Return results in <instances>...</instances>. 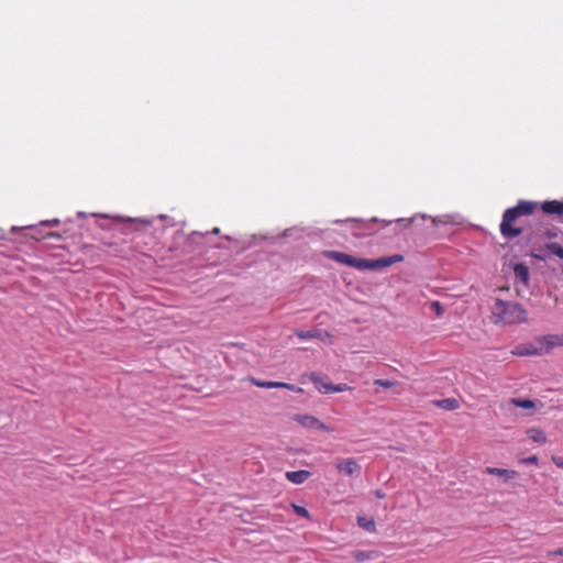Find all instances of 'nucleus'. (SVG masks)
Wrapping results in <instances>:
<instances>
[{
	"instance_id": "f257e3e1",
	"label": "nucleus",
	"mask_w": 563,
	"mask_h": 563,
	"mask_svg": "<svg viewBox=\"0 0 563 563\" xmlns=\"http://www.w3.org/2000/svg\"><path fill=\"white\" fill-rule=\"evenodd\" d=\"M538 203L534 201L519 200L518 203L505 210L499 225L501 235L511 240L522 234L523 229L517 225V220L523 216H530L537 209Z\"/></svg>"
},
{
	"instance_id": "f03ea898",
	"label": "nucleus",
	"mask_w": 563,
	"mask_h": 563,
	"mask_svg": "<svg viewBox=\"0 0 563 563\" xmlns=\"http://www.w3.org/2000/svg\"><path fill=\"white\" fill-rule=\"evenodd\" d=\"M492 321L496 325H514L528 321V311L516 301L496 299L492 308Z\"/></svg>"
},
{
	"instance_id": "7ed1b4c3",
	"label": "nucleus",
	"mask_w": 563,
	"mask_h": 563,
	"mask_svg": "<svg viewBox=\"0 0 563 563\" xmlns=\"http://www.w3.org/2000/svg\"><path fill=\"white\" fill-rule=\"evenodd\" d=\"M327 256L340 264H344L346 266H351L360 271L380 269L404 261V256L399 254L393 256H385L377 260H365L353 257L343 252L330 251L327 253Z\"/></svg>"
},
{
	"instance_id": "20e7f679",
	"label": "nucleus",
	"mask_w": 563,
	"mask_h": 563,
	"mask_svg": "<svg viewBox=\"0 0 563 563\" xmlns=\"http://www.w3.org/2000/svg\"><path fill=\"white\" fill-rule=\"evenodd\" d=\"M335 468L339 474L347 477H358L362 471V466L353 457L336 459Z\"/></svg>"
},
{
	"instance_id": "39448f33",
	"label": "nucleus",
	"mask_w": 563,
	"mask_h": 563,
	"mask_svg": "<svg viewBox=\"0 0 563 563\" xmlns=\"http://www.w3.org/2000/svg\"><path fill=\"white\" fill-rule=\"evenodd\" d=\"M294 421L298 422L300 426L307 429H317L324 432H333V428L327 426L317 417L311 415H296L294 416Z\"/></svg>"
},
{
	"instance_id": "423d86ee",
	"label": "nucleus",
	"mask_w": 563,
	"mask_h": 563,
	"mask_svg": "<svg viewBox=\"0 0 563 563\" xmlns=\"http://www.w3.org/2000/svg\"><path fill=\"white\" fill-rule=\"evenodd\" d=\"M514 356H534L542 355V350L539 344L538 338L533 342H525L517 344L511 351Z\"/></svg>"
},
{
	"instance_id": "0eeeda50",
	"label": "nucleus",
	"mask_w": 563,
	"mask_h": 563,
	"mask_svg": "<svg viewBox=\"0 0 563 563\" xmlns=\"http://www.w3.org/2000/svg\"><path fill=\"white\" fill-rule=\"evenodd\" d=\"M542 355L550 353L554 347L563 346V334H549L539 336Z\"/></svg>"
},
{
	"instance_id": "6e6552de",
	"label": "nucleus",
	"mask_w": 563,
	"mask_h": 563,
	"mask_svg": "<svg viewBox=\"0 0 563 563\" xmlns=\"http://www.w3.org/2000/svg\"><path fill=\"white\" fill-rule=\"evenodd\" d=\"M540 208L545 214L563 218V200H548L542 202Z\"/></svg>"
},
{
	"instance_id": "1a4fd4ad",
	"label": "nucleus",
	"mask_w": 563,
	"mask_h": 563,
	"mask_svg": "<svg viewBox=\"0 0 563 563\" xmlns=\"http://www.w3.org/2000/svg\"><path fill=\"white\" fill-rule=\"evenodd\" d=\"M485 473H487L489 475H496L498 477H501L505 482L511 481L518 476V473L514 470H506V468L492 467V466H487L485 468Z\"/></svg>"
},
{
	"instance_id": "9d476101",
	"label": "nucleus",
	"mask_w": 563,
	"mask_h": 563,
	"mask_svg": "<svg viewBox=\"0 0 563 563\" xmlns=\"http://www.w3.org/2000/svg\"><path fill=\"white\" fill-rule=\"evenodd\" d=\"M380 555H382L380 552L376 551V550H369V551L354 550L351 552V556L360 563H363L365 561H371V560H377L378 558H380Z\"/></svg>"
},
{
	"instance_id": "9b49d317",
	"label": "nucleus",
	"mask_w": 563,
	"mask_h": 563,
	"mask_svg": "<svg viewBox=\"0 0 563 563\" xmlns=\"http://www.w3.org/2000/svg\"><path fill=\"white\" fill-rule=\"evenodd\" d=\"M285 476L290 483L299 485L305 483L311 476V472L306 470L289 471L286 472Z\"/></svg>"
},
{
	"instance_id": "f8f14e48",
	"label": "nucleus",
	"mask_w": 563,
	"mask_h": 563,
	"mask_svg": "<svg viewBox=\"0 0 563 563\" xmlns=\"http://www.w3.org/2000/svg\"><path fill=\"white\" fill-rule=\"evenodd\" d=\"M514 274L518 280L522 282L525 285L528 284L530 274L527 265L523 263L516 264L514 267Z\"/></svg>"
},
{
	"instance_id": "ddd939ff",
	"label": "nucleus",
	"mask_w": 563,
	"mask_h": 563,
	"mask_svg": "<svg viewBox=\"0 0 563 563\" xmlns=\"http://www.w3.org/2000/svg\"><path fill=\"white\" fill-rule=\"evenodd\" d=\"M296 335L301 339V340H307V339H313V338H318V339H321L323 340L324 336L327 338H331V335L328 333V332H322L320 330H312V331H298L296 332Z\"/></svg>"
},
{
	"instance_id": "4468645a",
	"label": "nucleus",
	"mask_w": 563,
	"mask_h": 563,
	"mask_svg": "<svg viewBox=\"0 0 563 563\" xmlns=\"http://www.w3.org/2000/svg\"><path fill=\"white\" fill-rule=\"evenodd\" d=\"M527 434L533 442L541 444L547 442V435L540 428H530L527 430Z\"/></svg>"
},
{
	"instance_id": "2eb2a0df",
	"label": "nucleus",
	"mask_w": 563,
	"mask_h": 563,
	"mask_svg": "<svg viewBox=\"0 0 563 563\" xmlns=\"http://www.w3.org/2000/svg\"><path fill=\"white\" fill-rule=\"evenodd\" d=\"M433 405L445 410H456L460 406L459 401L454 398L434 400Z\"/></svg>"
},
{
	"instance_id": "dca6fc26",
	"label": "nucleus",
	"mask_w": 563,
	"mask_h": 563,
	"mask_svg": "<svg viewBox=\"0 0 563 563\" xmlns=\"http://www.w3.org/2000/svg\"><path fill=\"white\" fill-rule=\"evenodd\" d=\"M309 378L321 394H324L323 389L325 385H331V383L324 382L323 377L316 372H312Z\"/></svg>"
},
{
	"instance_id": "f3484780",
	"label": "nucleus",
	"mask_w": 563,
	"mask_h": 563,
	"mask_svg": "<svg viewBox=\"0 0 563 563\" xmlns=\"http://www.w3.org/2000/svg\"><path fill=\"white\" fill-rule=\"evenodd\" d=\"M544 250L548 251L550 254L563 260V246L561 244L555 242L548 243L545 244Z\"/></svg>"
},
{
	"instance_id": "a211bd4d",
	"label": "nucleus",
	"mask_w": 563,
	"mask_h": 563,
	"mask_svg": "<svg viewBox=\"0 0 563 563\" xmlns=\"http://www.w3.org/2000/svg\"><path fill=\"white\" fill-rule=\"evenodd\" d=\"M357 525L365 529L366 531H369V532H375L376 531V525H375V521L373 519H367L365 517H358L357 518Z\"/></svg>"
},
{
	"instance_id": "6ab92c4d",
	"label": "nucleus",
	"mask_w": 563,
	"mask_h": 563,
	"mask_svg": "<svg viewBox=\"0 0 563 563\" xmlns=\"http://www.w3.org/2000/svg\"><path fill=\"white\" fill-rule=\"evenodd\" d=\"M325 388L323 389L324 394H332V393H342L350 390L351 387L347 384H338V385H325Z\"/></svg>"
},
{
	"instance_id": "aec40b11",
	"label": "nucleus",
	"mask_w": 563,
	"mask_h": 563,
	"mask_svg": "<svg viewBox=\"0 0 563 563\" xmlns=\"http://www.w3.org/2000/svg\"><path fill=\"white\" fill-rule=\"evenodd\" d=\"M251 383L257 387L267 388V389L279 387L278 382L260 380L256 378H251Z\"/></svg>"
},
{
	"instance_id": "412c9836",
	"label": "nucleus",
	"mask_w": 563,
	"mask_h": 563,
	"mask_svg": "<svg viewBox=\"0 0 563 563\" xmlns=\"http://www.w3.org/2000/svg\"><path fill=\"white\" fill-rule=\"evenodd\" d=\"M510 402L516 406V407H519V408H523V409H531V408H534V402L530 399H518V398H512L510 400Z\"/></svg>"
},
{
	"instance_id": "4be33fe9",
	"label": "nucleus",
	"mask_w": 563,
	"mask_h": 563,
	"mask_svg": "<svg viewBox=\"0 0 563 563\" xmlns=\"http://www.w3.org/2000/svg\"><path fill=\"white\" fill-rule=\"evenodd\" d=\"M374 385L383 387L385 389H389V388L395 387L397 385V382L389 380V379L377 378V379L374 380Z\"/></svg>"
},
{
	"instance_id": "5701e85b",
	"label": "nucleus",
	"mask_w": 563,
	"mask_h": 563,
	"mask_svg": "<svg viewBox=\"0 0 563 563\" xmlns=\"http://www.w3.org/2000/svg\"><path fill=\"white\" fill-rule=\"evenodd\" d=\"M291 507L298 516L303 517V518H310V514L305 507L298 506L296 504H291Z\"/></svg>"
},
{
	"instance_id": "b1692460",
	"label": "nucleus",
	"mask_w": 563,
	"mask_h": 563,
	"mask_svg": "<svg viewBox=\"0 0 563 563\" xmlns=\"http://www.w3.org/2000/svg\"><path fill=\"white\" fill-rule=\"evenodd\" d=\"M278 385H279L278 388H286V389H289V390L295 391V393L301 394L303 391V389L301 387H298V386L292 385V384L278 382Z\"/></svg>"
},
{
	"instance_id": "393cba45",
	"label": "nucleus",
	"mask_w": 563,
	"mask_h": 563,
	"mask_svg": "<svg viewBox=\"0 0 563 563\" xmlns=\"http://www.w3.org/2000/svg\"><path fill=\"white\" fill-rule=\"evenodd\" d=\"M431 309L435 312L437 317H441L444 312L441 302L438 300L431 302Z\"/></svg>"
},
{
	"instance_id": "a878e982",
	"label": "nucleus",
	"mask_w": 563,
	"mask_h": 563,
	"mask_svg": "<svg viewBox=\"0 0 563 563\" xmlns=\"http://www.w3.org/2000/svg\"><path fill=\"white\" fill-rule=\"evenodd\" d=\"M553 463L560 467L563 468V457L562 456H553L552 457Z\"/></svg>"
},
{
	"instance_id": "bb28decb",
	"label": "nucleus",
	"mask_w": 563,
	"mask_h": 563,
	"mask_svg": "<svg viewBox=\"0 0 563 563\" xmlns=\"http://www.w3.org/2000/svg\"><path fill=\"white\" fill-rule=\"evenodd\" d=\"M43 225H49V227H53V225H57L59 224V220L58 219H54V220H46V221H42L41 222Z\"/></svg>"
},
{
	"instance_id": "cd10ccee",
	"label": "nucleus",
	"mask_w": 563,
	"mask_h": 563,
	"mask_svg": "<svg viewBox=\"0 0 563 563\" xmlns=\"http://www.w3.org/2000/svg\"><path fill=\"white\" fill-rule=\"evenodd\" d=\"M539 461L537 455L529 456L528 459L523 460V463L528 464H537Z\"/></svg>"
},
{
	"instance_id": "c85d7f7f",
	"label": "nucleus",
	"mask_w": 563,
	"mask_h": 563,
	"mask_svg": "<svg viewBox=\"0 0 563 563\" xmlns=\"http://www.w3.org/2000/svg\"><path fill=\"white\" fill-rule=\"evenodd\" d=\"M550 555H558V556H563V547L558 549V550H554V551H551L549 552Z\"/></svg>"
},
{
	"instance_id": "c756f323",
	"label": "nucleus",
	"mask_w": 563,
	"mask_h": 563,
	"mask_svg": "<svg viewBox=\"0 0 563 563\" xmlns=\"http://www.w3.org/2000/svg\"><path fill=\"white\" fill-rule=\"evenodd\" d=\"M375 496L377 498H379V499H383V498H385L386 495H385V493L383 490L378 489V490L375 492Z\"/></svg>"
},
{
	"instance_id": "7c9ffc66",
	"label": "nucleus",
	"mask_w": 563,
	"mask_h": 563,
	"mask_svg": "<svg viewBox=\"0 0 563 563\" xmlns=\"http://www.w3.org/2000/svg\"><path fill=\"white\" fill-rule=\"evenodd\" d=\"M219 232H220V229H219V228H214V229L212 230V233H213V234H219Z\"/></svg>"
},
{
	"instance_id": "2f4dec72",
	"label": "nucleus",
	"mask_w": 563,
	"mask_h": 563,
	"mask_svg": "<svg viewBox=\"0 0 563 563\" xmlns=\"http://www.w3.org/2000/svg\"><path fill=\"white\" fill-rule=\"evenodd\" d=\"M545 235H547L548 238H554V236H555V234H554V233H551V232H547V233H545Z\"/></svg>"
}]
</instances>
